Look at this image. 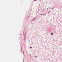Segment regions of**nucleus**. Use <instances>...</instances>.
<instances>
[{
    "label": "nucleus",
    "instance_id": "f257e3e1",
    "mask_svg": "<svg viewBox=\"0 0 62 62\" xmlns=\"http://www.w3.org/2000/svg\"><path fill=\"white\" fill-rule=\"evenodd\" d=\"M53 33H51V35H53Z\"/></svg>",
    "mask_w": 62,
    "mask_h": 62
},
{
    "label": "nucleus",
    "instance_id": "f03ea898",
    "mask_svg": "<svg viewBox=\"0 0 62 62\" xmlns=\"http://www.w3.org/2000/svg\"><path fill=\"white\" fill-rule=\"evenodd\" d=\"M32 48V47H30V49Z\"/></svg>",
    "mask_w": 62,
    "mask_h": 62
}]
</instances>
